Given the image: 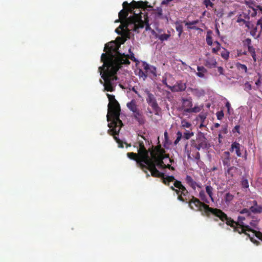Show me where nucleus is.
<instances>
[{
    "label": "nucleus",
    "instance_id": "nucleus-38",
    "mask_svg": "<svg viewBox=\"0 0 262 262\" xmlns=\"http://www.w3.org/2000/svg\"><path fill=\"white\" fill-rule=\"evenodd\" d=\"M194 136V133L186 130L183 134V138L186 140L189 139L191 137Z\"/></svg>",
    "mask_w": 262,
    "mask_h": 262
},
{
    "label": "nucleus",
    "instance_id": "nucleus-22",
    "mask_svg": "<svg viewBox=\"0 0 262 262\" xmlns=\"http://www.w3.org/2000/svg\"><path fill=\"white\" fill-rule=\"evenodd\" d=\"M216 64L217 62L214 57H208L205 60V66L208 68H215Z\"/></svg>",
    "mask_w": 262,
    "mask_h": 262
},
{
    "label": "nucleus",
    "instance_id": "nucleus-7",
    "mask_svg": "<svg viewBox=\"0 0 262 262\" xmlns=\"http://www.w3.org/2000/svg\"><path fill=\"white\" fill-rule=\"evenodd\" d=\"M190 146L191 148H194L199 151L201 149L208 148L210 145L204 134L200 132L197 134L195 140L192 139L190 140Z\"/></svg>",
    "mask_w": 262,
    "mask_h": 262
},
{
    "label": "nucleus",
    "instance_id": "nucleus-25",
    "mask_svg": "<svg viewBox=\"0 0 262 262\" xmlns=\"http://www.w3.org/2000/svg\"><path fill=\"white\" fill-rule=\"evenodd\" d=\"M199 22V20L198 19L192 21H186L185 20L183 21V23H185V25L187 26V28L188 29H193V30H201L200 28L195 27V26H192L193 25H195L198 24Z\"/></svg>",
    "mask_w": 262,
    "mask_h": 262
},
{
    "label": "nucleus",
    "instance_id": "nucleus-51",
    "mask_svg": "<svg viewBox=\"0 0 262 262\" xmlns=\"http://www.w3.org/2000/svg\"><path fill=\"white\" fill-rule=\"evenodd\" d=\"M153 111L155 112V114L156 115H159V112L161 111V108L159 107V105H157V106H155V107H152Z\"/></svg>",
    "mask_w": 262,
    "mask_h": 262
},
{
    "label": "nucleus",
    "instance_id": "nucleus-37",
    "mask_svg": "<svg viewBox=\"0 0 262 262\" xmlns=\"http://www.w3.org/2000/svg\"><path fill=\"white\" fill-rule=\"evenodd\" d=\"M181 190V195H182L183 198H188V197H190L189 192L184 186Z\"/></svg>",
    "mask_w": 262,
    "mask_h": 262
},
{
    "label": "nucleus",
    "instance_id": "nucleus-8",
    "mask_svg": "<svg viewBox=\"0 0 262 262\" xmlns=\"http://www.w3.org/2000/svg\"><path fill=\"white\" fill-rule=\"evenodd\" d=\"M110 122V123L108 124V126L110 127V129L108 130V133L111 135L113 136L114 139L118 144V146L119 147H123L122 142L116 136V135L119 134L121 128L123 125V123H119L118 121H116L113 119H111Z\"/></svg>",
    "mask_w": 262,
    "mask_h": 262
},
{
    "label": "nucleus",
    "instance_id": "nucleus-35",
    "mask_svg": "<svg viewBox=\"0 0 262 262\" xmlns=\"http://www.w3.org/2000/svg\"><path fill=\"white\" fill-rule=\"evenodd\" d=\"M248 50L249 52L250 53L254 61L255 62L256 61V54H255V49L253 48V46H251L250 47H248Z\"/></svg>",
    "mask_w": 262,
    "mask_h": 262
},
{
    "label": "nucleus",
    "instance_id": "nucleus-17",
    "mask_svg": "<svg viewBox=\"0 0 262 262\" xmlns=\"http://www.w3.org/2000/svg\"><path fill=\"white\" fill-rule=\"evenodd\" d=\"M186 89V84L181 81H178L175 85L170 88L172 92H182Z\"/></svg>",
    "mask_w": 262,
    "mask_h": 262
},
{
    "label": "nucleus",
    "instance_id": "nucleus-6",
    "mask_svg": "<svg viewBox=\"0 0 262 262\" xmlns=\"http://www.w3.org/2000/svg\"><path fill=\"white\" fill-rule=\"evenodd\" d=\"M106 95L110 101L106 116L107 121L109 122L111 119H113L116 121H118V123H122V121L120 119L121 108L119 103L115 99L114 95L109 94H107Z\"/></svg>",
    "mask_w": 262,
    "mask_h": 262
},
{
    "label": "nucleus",
    "instance_id": "nucleus-42",
    "mask_svg": "<svg viewBox=\"0 0 262 262\" xmlns=\"http://www.w3.org/2000/svg\"><path fill=\"white\" fill-rule=\"evenodd\" d=\"M174 182V183H173V186L174 187H176L179 189H181L184 186L181 182L180 181H178V180H175L173 181Z\"/></svg>",
    "mask_w": 262,
    "mask_h": 262
},
{
    "label": "nucleus",
    "instance_id": "nucleus-62",
    "mask_svg": "<svg viewBox=\"0 0 262 262\" xmlns=\"http://www.w3.org/2000/svg\"><path fill=\"white\" fill-rule=\"evenodd\" d=\"M164 138H165V141H167L168 139V133L167 132H165L164 133Z\"/></svg>",
    "mask_w": 262,
    "mask_h": 262
},
{
    "label": "nucleus",
    "instance_id": "nucleus-30",
    "mask_svg": "<svg viewBox=\"0 0 262 262\" xmlns=\"http://www.w3.org/2000/svg\"><path fill=\"white\" fill-rule=\"evenodd\" d=\"M205 190H206V193H207V194L208 195V196H209V198H210L211 201L212 202H213V187L210 185H206L205 187Z\"/></svg>",
    "mask_w": 262,
    "mask_h": 262
},
{
    "label": "nucleus",
    "instance_id": "nucleus-3",
    "mask_svg": "<svg viewBox=\"0 0 262 262\" xmlns=\"http://www.w3.org/2000/svg\"><path fill=\"white\" fill-rule=\"evenodd\" d=\"M187 202L189 207L192 210L196 211L201 212L203 216L211 218L212 216L214 217H220L223 219L225 216L224 212L218 208H213L210 207L208 205L201 202L199 199L191 195L188 197Z\"/></svg>",
    "mask_w": 262,
    "mask_h": 262
},
{
    "label": "nucleus",
    "instance_id": "nucleus-18",
    "mask_svg": "<svg viewBox=\"0 0 262 262\" xmlns=\"http://www.w3.org/2000/svg\"><path fill=\"white\" fill-rule=\"evenodd\" d=\"M142 66L147 73L151 74L154 77L157 76V68L155 66L149 65L145 61L142 63Z\"/></svg>",
    "mask_w": 262,
    "mask_h": 262
},
{
    "label": "nucleus",
    "instance_id": "nucleus-40",
    "mask_svg": "<svg viewBox=\"0 0 262 262\" xmlns=\"http://www.w3.org/2000/svg\"><path fill=\"white\" fill-rule=\"evenodd\" d=\"M147 75L148 74L146 71L145 72H144L141 69L139 70L138 72V76L142 78L144 80L147 78Z\"/></svg>",
    "mask_w": 262,
    "mask_h": 262
},
{
    "label": "nucleus",
    "instance_id": "nucleus-23",
    "mask_svg": "<svg viewBox=\"0 0 262 262\" xmlns=\"http://www.w3.org/2000/svg\"><path fill=\"white\" fill-rule=\"evenodd\" d=\"M126 106L127 108L133 113H135L140 110L137 104V102L135 99H133L130 102L127 103Z\"/></svg>",
    "mask_w": 262,
    "mask_h": 262
},
{
    "label": "nucleus",
    "instance_id": "nucleus-36",
    "mask_svg": "<svg viewBox=\"0 0 262 262\" xmlns=\"http://www.w3.org/2000/svg\"><path fill=\"white\" fill-rule=\"evenodd\" d=\"M215 1V0H204L203 3L207 8L209 7L213 8L214 4L212 2H214Z\"/></svg>",
    "mask_w": 262,
    "mask_h": 262
},
{
    "label": "nucleus",
    "instance_id": "nucleus-50",
    "mask_svg": "<svg viewBox=\"0 0 262 262\" xmlns=\"http://www.w3.org/2000/svg\"><path fill=\"white\" fill-rule=\"evenodd\" d=\"M244 86H245L244 90L246 91H250L252 89V86L249 82H246L245 83Z\"/></svg>",
    "mask_w": 262,
    "mask_h": 262
},
{
    "label": "nucleus",
    "instance_id": "nucleus-26",
    "mask_svg": "<svg viewBox=\"0 0 262 262\" xmlns=\"http://www.w3.org/2000/svg\"><path fill=\"white\" fill-rule=\"evenodd\" d=\"M170 188L174 191L178 195V199L181 201V202H187V200H188V199H187V198H183V196H182V195H181V190L178 189H175L174 187H173V186L171 185V186H169Z\"/></svg>",
    "mask_w": 262,
    "mask_h": 262
},
{
    "label": "nucleus",
    "instance_id": "nucleus-5",
    "mask_svg": "<svg viewBox=\"0 0 262 262\" xmlns=\"http://www.w3.org/2000/svg\"><path fill=\"white\" fill-rule=\"evenodd\" d=\"M144 169L145 172L147 173L146 171L148 169L152 177L160 178L162 180V182L167 186H169V183L174 180V177L173 176H165L163 172H160L157 168L156 162L152 159H148L144 164Z\"/></svg>",
    "mask_w": 262,
    "mask_h": 262
},
{
    "label": "nucleus",
    "instance_id": "nucleus-27",
    "mask_svg": "<svg viewBox=\"0 0 262 262\" xmlns=\"http://www.w3.org/2000/svg\"><path fill=\"white\" fill-rule=\"evenodd\" d=\"M183 23V21L182 20H177L175 22L176 25V30L178 32V36L180 37L183 31V27L182 25V23Z\"/></svg>",
    "mask_w": 262,
    "mask_h": 262
},
{
    "label": "nucleus",
    "instance_id": "nucleus-63",
    "mask_svg": "<svg viewBox=\"0 0 262 262\" xmlns=\"http://www.w3.org/2000/svg\"><path fill=\"white\" fill-rule=\"evenodd\" d=\"M171 0H164V1L162 2V4H166V5H167V4H169V3L170 2H171Z\"/></svg>",
    "mask_w": 262,
    "mask_h": 262
},
{
    "label": "nucleus",
    "instance_id": "nucleus-10",
    "mask_svg": "<svg viewBox=\"0 0 262 262\" xmlns=\"http://www.w3.org/2000/svg\"><path fill=\"white\" fill-rule=\"evenodd\" d=\"M165 150L162 148L161 145H158L155 147V153H151L150 159L155 161L158 167H161L163 165V160L169 158L168 155H166Z\"/></svg>",
    "mask_w": 262,
    "mask_h": 262
},
{
    "label": "nucleus",
    "instance_id": "nucleus-31",
    "mask_svg": "<svg viewBox=\"0 0 262 262\" xmlns=\"http://www.w3.org/2000/svg\"><path fill=\"white\" fill-rule=\"evenodd\" d=\"M235 67L238 70L241 72L246 73L247 72V67L245 64H242L239 62H237L235 64Z\"/></svg>",
    "mask_w": 262,
    "mask_h": 262
},
{
    "label": "nucleus",
    "instance_id": "nucleus-24",
    "mask_svg": "<svg viewBox=\"0 0 262 262\" xmlns=\"http://www.w3.org/2000/svg\"><path fill=\"white\" fill-rule=\"evenodd\" d=\"M185 181L186 183L192 188L194 190H195L196 187V182L192 179V178L189 175H187L185 178Z\"/></svg>",
    "mask_w": 262,
    "mask_h": 262
},
{
    "label": "nucleus",
    "instance_id": "nucleus-28",
    "mask_svg": "<svg viewBox=\"0 0 262 262\" xmlns=\"http://www.w3.org/2000/svg\"><path fill=\"white\" fill-rule=\"evenodd\" d=\"M192 102L191 98L183 99L182 110H184L187 108H192Z\"/></svg>",
    "mask_w": 262,
    "mask_h": 262
},
{
    "label": "nucleus",
    "instance_id": "nucleus-44",
    "mask_svg": "<svg viewBox=\"0 0 262 262\" xmlns=\"http://www.w3.org/2000/svg\"><path fill=\"white\" fill-rule=\"evenodd\" d=\"M181 124L182 127L184 128H190L192 125L190 122L187 121L185 119L181 121Z\"/></svg>",
    "mask_w": 262,
    "mask_h": 262
},
{
    "label": "nucleus",
    "instance_id": "nucleus-54",
    "mask_svg": "<svg viewBox=\"0 0 262 262\" xmlns=\"http://www.w3.org/2000/svg\"><path fill=\"white\" fill-rule=\"evenodd\" d=\"M221 47H215V48H213L212 49V53L214 54H217L218 51L221 49Z\"/></svg>",
    "mask_w": 262,
    "mask_h": 262
},
{
    "label": "nucleus",
    "instance_id": "nucleus-41",
    "mask_svg": "<svg viewBox=\"0 0 262 262\" xmlns=\"http://www.w3.org/2000/svg\"><path fill=\"white\" fill-rule=\"evenodd\" d=\"M211 31L208 32L206 35V42L209 46H211L213 43L212 38L210 35Z\"/></svg>",
    "mask_w": 262,
    "mask_h": 262
},
{
    "label": "nucleus",
    "instance_id": "nucleus-55",
    "mask_svg": "<svg viewBox=\"0 0 262 262\" xmlns=\"http://www.w3.org/2000/svg\"><path fill=\"white\" fill-rule=\"evenodd\" d=\"M143 140H144L145 142V143L147 144H148V145L150 144V141H149L148 140V138H146L145 137V136H143L142 135H140L139 136Z\"/></svg>",
    "mask_w": 262,
    "mask_h": 262
},
{
    "label": "nucleus",
    "instance_id": "nucleus-59",
    "mask_svg": "<svg viewBox=\"0 0 262 262\" xmlns=\"http://www.w3.org/2000/svg\"><path fill=\"white\" fill-rule=\"evenodd\" d=\"M195 159L196 160H199L200 159V154L199 151H197L195 156Z\"/></svg>",
    "mask_w": 262,
    "mask_h": 262
},
{
    "label": "nucleus",
    "instance_id": "nucleus-14",
    "mask_svg": "<svg viewBox=\"0 0 262 262\" xmlns=\"http://www.w3.org/2000/svg\"><path fill=\"white\" fill-rule=\"evenodd\" d=\"M145 93L147 95L146 102L151 107H155L158 105L156 97L148 90L146 89Z\"/></svg>",
    "mask_w": 262,
    "mask_h": 262
},
{
    "label": "nucleus",
    "instance_id": "nucleus-53",
    "mask_svg": "<svg viewBox=\"0 0 262 262\" xmlns=\"http://www.w3.org/2000/svg\"><path fill=\"white\" fill-rule=\"evenodd\" d=\"M237 56L238 57H240V56H242V55H246L247 54V52L244 51H243L242 50H238L237 51Z\"/></svg>",
    "mask_w": 262,
    "mask_h": 262
},
{
    "label": "nucleus",
    "instance_id": "nucleus-29",
    "mask_svg": "<svg viewBox=\"0 0 262 262\" xmlns=\"http://www.w3.org/2000/svg\"><path fill=\"white\" fill-rule=\"evenodd\" d=\"M197 70L198 72L196 73V75L200 78L204 77L205 73L207 72V70L203 66H198Z\"/></svg>",
    "mask_w": 262,
    "mask_h": 262
},
{
    "label": "nucleus",
    "instance_id": "nucleus-47",
    "mask_svg": "<svg viewBox=\"0 0 262 262\" xmlns=\"http://www.w3.org/2000/svg\"><path fill=\"white\" fill-rule=\"evenodd\" d=\"M159 168H161V169H164V168H168L170 170H174V168L170 164H167V165H165L164 163H163V165H162L161 166V167H158Z\"/></svg>",
    "mask_w": 262,
    "mask_h": 262
},
{
    "label": "nucleus",
    "instance_id": "nucleus-49",
    "mask_svg": "<svg viewBox=\"0 0 262 262\" xmlns=\"http://www.w3.org/2000/svg\"><path fill=\"white\" fill-rule=\"evenodd\" d=\"M163 11L162 8H158L156 12V16L160 18H162Z\"/></svg>",
    "mask_w": 262,
    "mask_h": 262
},
{
    "label": "nucleus",
    "instance_id": "nucleus-56",
    "mask_svg": "<svg viewBox=\"0 0 262 262\" xmlns=\"http://www.w3.org/2000/svg\"><path fill=\"white\" fill-rule=\"evenodd\" d=\"M217 71L219 72L220 75H224V69L222 67H217Z\"/></svg>",
    "mask_w": 262,
    "mask_h": 262
},
{
    "label": "nucleus",
    "instance_id": "nucleus-11",
    "mask_svg": "<svg viewBox=\"0 0 262 262\" xmlns=\"http://www.w3.org/2000/svg\"><path fill=\"white\" fill-rule=\"evenodd\" d=\"M134 146L135 147H139V148H138V152H139V155L142 158L147 160L150 158L149 156L148 151L145 148V144L143 140L138 138L137 142L135 143Z\"/></svg>",
    "mask_w": 262,
    "mask_h": 262
},
{
    "label": "nucleus",
    "instance_id": "nucleus-58",
    "mask_svg": "<svg viewBox=\"0 0 262 262\" xmlns=\"http://www.w3.org/2000/svg\"><path fill=\"white\" fill-rule=\"evenodd\" d=\"M257 26H260V30H262V17L257 21Z\"/></svg>",
    "mask_w": 262,
    "mask_h": 262
},
{
    "label": "nucleus",
    "instance_id": "nucleus-43",
    "mask_svg": "<svg viewBox=\"0 0 262 262\" xmlns=\"http://www.w3.org/2000/svg\"><path fill=\"white\" fill-rule=\"evenodd\" d=\"M199 197L203 201L208 203V202L207 201V197L205 195V192L204 190H201L200 191Z\"/></svg>",
    "mask_w": 262,
    "mask_h": 262
},
{
    "label": "nucleus",
    "instance_id": "nucleus-21",
    "mask_svg": "<svg viewBox=\"0 0 262 262\" xmlns=\"http://www.w3.org/2000/svg\"><path fill=\"white\" fill-rule=\"evenodd\" d=\"M204 105L194 106L192 108H187L184 110V114L187 115L188 113H197L200 112L203 108Z\"/></svg>",
    "mask_w": 262,
    "mask_h": 262
},
{
    "label": "nucleus",
    "instance_id": "nucleus-46",
    "mask_svg": "<svg viewBox=\"0 0 262 262\" xmlns=\"http://www.w3.org/2000/svg\"><path fill=\"white\" fill-rule=\"evenodd\" d=\"M216 115L217 119L220 120H221L224 116V112L223 111H220L217 112L216 113Z\"/></svg>",
    "mask_w": 262,
    "mask_h": 262
},
{
    "label": "nucleus",
    "instance_id": "nucleus-2",
    "mask_svg": "<svg viewBox=\"0 0 262 262\" xmlns=\"http://www.w3.org/2000/svg\"><path fill=\"white\" fill-rule=\"evenodd\" d=\"M138 14L135 13L134 17H130L125 21L121 22L120 26L116 29L115 32L119 35H121V37L117 38V40H120V45L124 43L126 40L127 38H128V32L129 29L128 27L130 25H134V30L136 31L139 29H142L145 27L146 31L151 29L150 25L148 23V17L145 15L144 16V20H142V18Z\"/></svg>",
    "mask_w": 262,
    "mask_h": 262
},
{
    "label": "nucleus",
    "instance_id": "nucleus-61",
    "mask_svg": "<svg viewBox=\"0 0 262 262\" xmlns=\"http://www.w3.org/2000/svg\"><path fill=\"white\" fill-rule=\"evenodd\" d=\"M241 213H249V210L248 209H246V208H244L243 209L241 212H240Z\"/></svg>",
    "mask_w": 262,
    "mask_h": 262
},
{
    "label": "nucleus",
    "instance_id": "nucleus-20",
    "mask_svg": "<svg viewBox=\"0 0 262 262\" xmlns=\"http://www.w3.org/2000/svg\"><path fill=\"white\" fill-rule=\"evenodd\" d=\"M241 147L242 146L239 143L237 142H234L231 144L230 151L231 152H233L234 150H235L237 156L241 157L242 156V153L241 151Z\"/></svg>",
    "mask_w": 262,
    "mask_h": 262
},
{
    "label": "nucleus",
    "instance_id": "nucleus-64",
    "mask_svg": "<svg viewBox=\"0 0 262 262\" xmlns=\"http://www.w3.org/2000/svg\"><path fill=\"white\" fill-rule=\"evenodd\" d=\"M261 84V81H260V79H258L256 82H255V84L257 86H259L260 84Z\"/></svg>",
    "mask_w": 262,
    "mask_h": 262
},
{
    "label": "nucleus",
    "instance_id": "nucleus-33",
    "mask_svg": "<svg viewBox=\"0 0 262 262\" xmlns=\"http://www.w3.org/2000/svg\"><path fill=\"white\" fill-rule=\"evenodd\" d=\"M233 198L234 195L230 192L226 193L224 195V200L227 204L230 203L233 200Z\"/></svg>",
    "mask_w": 262,
    "mask_h": 262
},
{
    "label": "nucleus",
    "instance_id": "nucleus-39",
    "mask_svg": "<svg viewBox=\"0 0 262 262\" xmlns=\"http://www.w3.org/2000/svg\"><path fill=\"white\" fill-rule=\"evenodd\" d=\"M170 36V34H162L159 35L158 37L161 41H163L167 40Z\"/></svg>",
    "mask_w": 262,
    "mask_h": 262
},
{
    "label": "nucleus",
    "instance_id": "nucleus-34",
    "mask_svg": "<svg viewBox=\"0 0 262 262\" xmlns=\"http://www.w3.org/2000/svg\"><path fill=\"white\" fill-rule=\"evenodd\" d=\"M222 49L223 50L221 53V56L225 60H228L229 57V52L224 48H222Z\"/></svg>",
    "mask_w": 262,
    "mask_h": 262
},
{
    "label": "nucleus",
    "instance_id": "nucleus-9",
    "mask_svg": "<svg viewBox=\"0 0 262 262\" xmlns=\"http://www.w3.org/2000/svg\"><path fill=\"white\" fill-rule=\"evenodd\" d=\"M224 214L225 216L221 219L220 217H214L213 221L215 222H218L219 220H220L222 222L226 223L228 226H230L231 227L233 228V231L235 232H238L239 234L242 233H245L246 235H248L250 236L249 234H248L246 231H247L245 227H241L239 226L237 227L238 225H236V222H235L230 217H228L227 215L224 212Z\"/></svg>",
    "mask_w": 262,
    "mask_h": 262
},
{
    "label": "nucleus",
    "instance_id": "nucleus-48",
    "mask_svg": "<svg viewBox=\"0 0 262 262\" xmlns=\"http://www.w3.org/2000/svg\"><path fill=\"white\" fill-rule=\"evenodd\" d=\"M244 46H247V47L251 46V39L250 38H247L243 41Z\"/></svg>",
    "mask_w": 262,
    "mask_h": 262
},
{
    "label": "nucleus",
    "instance_id": "nucleus-1",
    "mask_svg": "<svg viewBox=\"0 0 262 262\" xmlns=\"http://www.w3.org/2000/svg\"><path fill=\"white\" fill-rule=\"evenodd\" d=\"M120 47V45L115 41L106 43L104 48L105 53H102L101 56V61L103 64L99 67L98 71L104 81V89L108 92L115 91L114 81L118 79L116 74L122 65H129L130 62L128 59L134 62L138 61L131 50V47L128 50L129 54L126 55L119 52Z\"/></svg>",
    "mask_w": 262,
    "mask_h": 262
},
{
    "label": "nucleus",
    "instance_id": "nucleus-12",
    "mask_svg": "<svg viewBox=\"0 0 262 262\" xmlns=\"http://www.w3.org/2000/svg\"><path fill=\"white\" fill-rule=\"evenodd\" d=\"M245 220V217L244 216H239L237 219V222H236V225H238L241 227H245L247 230L248 231L252 232L256 237L262 241V233L260 231H256L252 229L248 225H245L243 222Z\"/></svg>",
    "mask_w": 262,
    "mask_h": 262
},
{
    "label": "nucleus",
    "instance_id": "nucleus-4",
    "mask_svg": "<svg viewBox=\"0 0 262 262\" xmlns=\"http://www.w3.org/2000/svg\"><path fill=\"white\" fill-rule=\"evenodd\" d=\"M122 6L123 9L119 12L118 15L120 19H122L123 21L130 17H134L135 13H139L138 15L141 16L142 20H143V18H144V15L148 17L146 14H143L139 9L140 8L144 9L146 7V4L145 2L133 1L130 4H128L127 2H124Z\"/></svg>",
    "mask_w": 262,
    "mask_h": 262
},
{
    "label": "nucleus",
    "instance_id": "nucleus-60",
    "mask_svg": "<svg viewBox=\"0 0 262 262\" xmlns=\"http://www.w3.org/2000/svg\"><path fill=\"white\" fill-rule=\"evenodd\" d=\"M181 139H182L181 138L177 137V139H176V140L174 142V145H177L180 142V141L181 140Z\"/></svg>",
    "mask_w": 262,
    "mask_h": 262
},
{
    "label": "nucleus",
    "instance_id": "nucleus-57",
    "mask_svg": "<svg viewBox=\"0 0 262 262\" xmlns=\"http://www.w3.org/2000/svg\"><path fill=\"white\" fill-rule=\"evenodd\" d=\"M226 107H227V110H228V113L229 114H230V108H231V105H230V103H229V102H227L226 103Z\"/></svg>",
    "mask_w": 262,
    "mask_h": 262
},
{
    "label": "nucleus",
    "instance_id": "nucleus-15",
    "mask_svg": "<svg viewBox=\"0 0 262 262\" xmlns=\"http://www.w3.org/2000/svg\"><path fill=\"white\" fill-rule=\"evenodd\" d=\"M224 169L225 175L229 180H232L235 176V174L237 172V168L233 166L228 168H224Z\"/></svg>",
    "mask_w": 262,
    "mask_h": 262
},
{
    "label": "nucleus",
    "instance_id": "nucleus-13",
    "mask_svg": "<svg viewBox=\"0 0 262 262\" xmlns=\"http://www.w3.org/2000/svg\"><path fill=\"white\" fill-rule=\"evenodd\" d=\"M127 156L130 159L135 160L142 170L144 169V164L147 161V159H143L142 158L141 156L139 155V152H138V154L134 153L133 152H128L127 154Z\"/></svg>",
    "mask_w": 262,
    "mask_h": 262
},
{
    "label": "nucleus",
    "instance_id": "nucleus-32",
    "mask_svg": "<svg viewBox=\"0 0 262 262\" xmlns=\"http://www.w3.org/2000/svg\"><path fill=\"white\" fill-rule=\"evenodd\" d=\"M249 209L253 213H260L262 212V206L260 205L251 206Z\"/></svg>",
    "mask_w": 262,
    "mask_h": 262
},
{
    "label": "nucleus",
    "instance_id": "nucleus-52",
    "mask_svg": "<svg viewBox=\"0 0 262 262\" xmlns=\"http://www.w3.org/2000/svg\"><path fill=\"white\" fill-rule=\"evenodd\" d=\"M162 83L165 85L167 88H168L169 90H170V88H171L172 86L169 85L167 83V79L166 77L163 76L162 78Z\"/></svg>",
    "mask_w": 262,
    "mask_h": 262
},
{
    "label": "nucleus",
    "instance_id": "nucleus-19",
    "mask_svg": "<svg viewBox=\"0 0 262 262\" xmlns=\"http://www.w3.org/2000/svg\"><path fill=\"white\" fill-rule=\"evenodd\" d=\"M134 117L135 119L138 122L140 125H143L145 123V118L142 112L139 110L134 113Z\"/></svg>",
    "mask_w": 262,
    "mask_h": 262
},
{
    "label": "nucleus",
    "instance_id": "nucleus-16",
    "mask_svg": "<svg viewBox=\"0 0 262 262\" xmlns=\"http://www.w3.org/2000/svg\"><path fill=\"white\" fill-rule=\"evenodd\" d=\"M222 160L224 168H228L231 166L230 154L229 151H225L222 156Z\"/></svg>",
    "mask_w": 262,
    "mask_h": 262
},
{
    "label": "nucleus",
    "instance_id": "nucleus-45",
    "mask_svg": "<svg viewBox=\"0 0 262 262\" xmlns=\"http://www.w3.org/2000/svg\"><path fill=\"white\" fill-rule=\"evenodd\" d=\"M242 187L244 188H248L249 187V183L247 179H243L241 182Z\"/></svg>",
    "mask_w": 262,
    "mask_h": 262
}]
</instances>
